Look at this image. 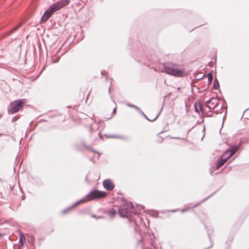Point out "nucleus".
<instances>
[{"label":"nucleus","instance_id":"c9c22d12","mask_svg":"<svg viewBox=\"0 0 249 249\" xmlns=\"http://www.w3.org/2000/svg\"><path fill=\"white\" fill-rule=\"evenodd\" d=\"M92 217H96V216H95V215H92Z\"/></svg>","mask_w":249,"mask_h":249},{"label":"nucleus","instance_id":"f8f14e48","mask_svg":"<svg viewBox=\"0 0 249 249\" xmlns=\"http://www.w3.org/2000/svg\"><path fill=\"white\" fill-rule=\"evenodd\" d=\"M20 26H21V25L19 24V25H17L16 27H15V28H14L13 29H12L11 30L9 31L7 33V36L10 35L12 34V33H13L14 32L17 31L20 27Z\"/></svg>","mask_w":249,"mask_h":249},{"label":"nucleus","instance_id":"6e6552de","mask_svg":"<svg viewBox=\"0 0 249 249\" xmlns=\"http://www.w3.org/2000/svg\"><path fill=\"white\" fill-rule=\"evenodd\" d=\"M218 100L215 98H212L211 99L210 104L207 106V107L210 110L213 109L216 107H218Z\"/></svg>","mask_w":249,"mask_h":249},{"label":"nucleus","instance_id":"412c9836","mask_svg":"<svg viewBox=\"0 0 249 249\" xmlns=\"http://www.w3.org/2000/svg\"><path fill=\"white\" fill-rule=\"evenodd\" d=\"M87 148L88 149H89L90 151H93V152H95V151L94 150H93L92 149V148L91 147H90V146H87Z\"/></svg>","mask_w":249,"mask_h":249},{"label":"nucleus","instance_id":"7ed1b4c3","mask_svg":"<svg viewBox=\"0 0 249 249\" xmlns=\"http://www.w3.org/2000/svg\"><path fill=\"white\" fill-rule=\"evenodd\" d=\"M107 195V194L106 192L94 190L91 191L85 197L75 202L74 205H77L81 203H85L88 201H90L95 198H104Z\"/></svg>","mask_w":249,"mask_h":249},{"label":"nucleus","instance_id":"b1692460","mask_svg":"<svg viewBox=\"0 0 249 249\" xmlns=\"http://www.w3.org/2000/svg\"><path fill=\"white\" fill-rule=\"evenodd\" d=\"M17 119H18V118H17L16 117H15L13 118V119L12 120V122H14V121H16Z\"/></svg>","mask_w":249,"mask_h":249},{"label":"nucleus","instance_id":"39448f33","mask_svg":"<svg viewBox=\"0 0 249 249\" xmlns=\"http://www.w3.org/2000/svg\"><path fill=\"white\" fill-rule=\"evenodd\" d=\"M129 209H131L132 212L134 214H136L137 212L134 210V206L132 203L130 202L128 204L127 207L124 206H122L119 211V213L121 216L122 217H128L131 216V213L129 211Z\"/></svg>","mask_w":249,"mask_h":249},{"label":"nucleus","instance_id":"f704fd0d","mask_svg":"<svg viewBox=\"0 0 249 249\" xmlns=\"http://www.w3.org/2000/svg\"><path fill=\"white\" fill-rule=\"evenodd\" d=\"M102 217H103V216H99V217H98V218H101Z\"/></svg>","mask_w":249,"mask_h":249},{"label":"nucleus","instance_id":"e433bc0d","mask_svg":"<svg viewBox=\"0 0 249 249\" xmlns=\"http://www.w3.org/2000/svg\"><path fill=\"white\" fill-rule=\"evenodd\" d=\"M111 117L108 118L107 119V120H109V119H111Z\"/></svg>","mask_w":249,"mask_h":249},{"label":"nucleus","instance_id":"4468645a","mask_svg":"<svg viewBox=\"0 0 249 249\" xmlns=\"http://www.w3.org/2000/svg\"><path fill=\"white\" fill-rule=\"evenodd\" d=\"M213 87L214 89H216L219 87V84L217 79H215L213 84Z\"/></svg>","mask_w":249,"mask_h":249},{"label":"nucleus","instance_id":"58836bf2","mask_svg":"<svg viewBox=\"0 0 249 249\" xmlns=\"http://www.w3.org/2000/svg\"><path fill=\"white\" fill-rule=\"evenodd\" d=\"M197 206V204L195 205L194 207H196Z\"/></svg>","mask_w":249,"mask_h":249},{"label":"nucleus","instance_id":"ea45409f","mask_svg":"<svg viewBox=\"0 0 249 249\" xmlns=\"http://www.w3.org/2000/svg\"><path fill=\"white\" fill-rule=\"evenodd\" d=\"M213 246V244L212 245H211V246H210V248H211V247H212Z\"/></svg>","mask_w":249,"mask_h":249},{"label":"nucleus","instance_id":"473e14b6","mask_svg":"<svg viewBox=\"0 0 249 249\" xmlns=\"http://www.w3.org/2000/svg\"><path fill=\"white\" fill-rule=\"evenodd\" d=\"M207 199V198H206L205 199H204V200H202V202H204V201H205Z\"/></svg>","mask_w":249,"mask_h":249},{"label":"nucleus","instance_id":"a211bd4d","mask_svg":"<svg viewBox=\"0 0 249 249\" xmlns=\"http://www.w3.org/2000/svg\"><path fill=\"white\" fill-rule=\"evenodd\" d=\"M127 105L131 107H133L136 109L139 112L141 110V109L137 106L134 105H131V104H127Z\"/></svg>","mask_w":249,"mask_h":249},{"label":"nucleus","instance_id":"f257e3e1","mask_svg":"<svg viewBox=\"0 0 249 249\" xmlns=\"http://www.w3.org/2000/svg\"><path fill=\"white\" fill-rule=\"evenodd\" d=\"M68 3V0H61L51 5L44 13L41 18V21L42 22H45L55 12L67 5Z\"/></svg>","mask_w":249,"mask_h":249},{"label":"nucleus","instance_id":"1a4fd4ad","mask_svg":"<svg viewBox=\"0 0 249 249\" xmlns=\"http://www.w3.org/2000/svg\"><path fill=\"white\" fill-rule=\"evenodd\" d=\"M195 110V111L199 113V111H201L202 113L203 111V105L200 102L195 103L194 105Z\"/></svg>","mask_w":249,"mask_h":249},{"label":"nucleus","instance_id":"423d86ee","mask_svg":"<svg viewBox=\"0 0 249 249\" xmlns=\"http://www.w3.org/2000/svg\"><path fill=\"white\" fill-rule=\"evenodd\" d=\"M229 151H226L225 152V153L222 155V157L221 159H219L218 161V163L216 165V168L217 169L219 168L222 166L224 165V164L225 163V162L229 158V157L227 156L228 154H229Z\"/></svg>","mask_w":249,"mask_h":249},{"label":"nucleus","instance_id":"0eeeda50","mask_svg":"<svg viewBox=\"0 0 249 249\" xmlns=\"http://www.w3.org/2000/svg\"><path fill=\"white\" fill-rule=\"evenodd\" d=\"M103 185L105 189L111 191L114 188V185L109 179H105L103 182Z\"/></svg>","mask_w":249,"mask_h":249},{"label":"nucleus","instance_id":"79ce46f5","mask_svg":"<svg viewBox=\"0 0 249 249\" xmlns=\"http://www.w3.org/2000/svg\"><path fill=\"white\" fill-rule=\"evenodd\" d=\"M110 88H109V89H108L109 92L110 91Z\"/></svg>","mask_w":249,"mask_h":249},{"label":"nucleus","instance_id":"9b49d317","mask_svg":"<svg viewBox=\"0 0 249 249\" xmlns=\"http://www.w3.org/2000/svg\"><path fill=\"white\" fill-rule=\"evenodd\" d=\"M19 242L21 247H23L26 243V238L23 234H21L19 236Z\"/></svg>","mask_w":249,"mask_h":249},{"label":"nucleus","instance_id":"ddd939ff","mask_svg":"<svg viewBox=\"0 0 249 249\" xmlns=\"http://www.w3.org/2000/svg\"><path fill=\"white\" fill-rule=\"evenodd\" d=\"M139 113L141 114H142L146 119H147L148 120H149V121H151V122H153V121H154L155 120H156L157 118L158 117V115H157L156 117L153 119H149L147 116L145 115V114L142 112V111L141 110Z\"/></svg>","mask_w":249,"mask_h":249},{"label":"nucleus","instance_id":"20e7f679","mask_svg":"<svg viewBox=\"0 0 249 249\" xmlns=\"http://www.w3.org/2000/svg\"><path fill=\"white\" fill-rule=\"evenodd\" d=\"M25 103V99H19L13 101L9 106L8 111L11 114H14L20 110Z\"/></svg>","mask_w":249,"mask_h":249},{"label":"nucleus","instance_id":"6ab92c4d","mask_svg":"<svg viewBox=\"0 0 249 249\" xmlns=\"http://www.w3.org/2000/svg\"><path fill=\"white\" fill-rule=\"evenodd\" d=\"M109 138H120V139H123V137H121V136H116V135H112V136H109Z\"/></svg>","mask_w":249,"mask_h":249},{"label":"nucleus","instance_id":"2eb2a0df","mask_svg":"<svg viewBox=\"0 0 249 249\" xmlns=\"http://www.w3.org/2000/svg\"><path fill=\"white\" fill-rule=\"evenodd\" d=\"M116 212L115 210L112 209L108 212V215L111 218L113 217L116 214Z\"/></svg>","mask_w":249,"mask_h":249},{"label":"nucleus","instance_id":"bb28decb","mask_svg":"<svg viewBox=\"0 0 249 249\" xmlns=\"http://www.w3.org/2000/svg\"><path fill=\"white\" fill-rule=\"evenodd\" d=\"M208 116L209 117H212V116H213V115H212V114H209V115H208Z\"/></svg>","mask_w":249,"mask_h":249},{"label":"nucleus","instance_id":"cd10ccee","mask_svg":"<svg viewBox=\"0 0 249 249\" xmlns=\"http://www.w3.org/2000/svg\"><path fill=\"white\" fill-rule=\"evenodd\" d=\"M207 199V198H206L205 199H204V200H202V202H204V201H205Z\"/></svg>","mask_w":249,"mask_h":249},{"label":"nucleus","instance_id":"393cba45","mask_svg":"<svg viewBox=\"0 0 249 249\" xmlns=\"http://www.w3.org/2000/svg\"><path fill=\"white\" fill-rule=\"evenodd\" d=\"M113 114H115L116 113V108H114V109H113Z\"/></svg>","mask_w":249,"mask_h":249},{"label":"nucleus","instance_id":"4c0bfd02","mask_svg":"<svg viewBox=\"0 0 249 249\" xmlns=\"http://www.w3.org/2000/svg\"><path fill=\"white\" fill-rule=\"evenodd\" d=\"M219 107H220V108H222V106H219Z\"/></svg>","mask_w":249,"mask_h":249},{"label":"nucleus","instance_id":"aec40b11","mask_svg":"<svg viewBox=\"0 0 249 249\" xmlns=\"http://www.w3.org/2000/svg\"><path fill=\"white\" fill-rule=\"evenodd\" d=\"M93 130H94V128L93 126V124H91L90 127V131H91V132H92V131H93Z\"/></svg>","mask_w":249,"mask_h":249},{"label":"nucleus","instance_id":"5701e85b","mask_svg":"<svg viewBox=\"0 0 249 249\" xmlns=\"http://www.w3.org/2000/svg\"><path fill=\"white\" fill-rule=\"evenodd\" d=\"M210 102H211V99H209L208 100H207V101L206 102V103L207 104H208V105L210 104Z\"/></svg>","mask_w":249,"mask_h":249},{"label":"nucleus","instance_id":"a19ab883","mask_svg":"<svg viewBox=\"0 0 249 249\" xmlns=\"http://www.w3.org/2000/svg\"><path fill=\"white\" fill-rule=\"evenodd\" d=\"M213 246V244L212 245H211V246H210V248H211V247H212Z\"/></svg>","mask_w":249,"mask_h":249},{"label":"nucleus","instance_id":"72a5a7b5","mask_svg":"<svg viewBox=\"0 0 249 249\" xmlns=\"http://www.w3.org/2000/svg\"><path fill=\"white\" fill-rule=\"evenodd\" d=\"M177 211V210H173V211H172L173 212H176Z\"/></svg>","mask_w":249,"mask_h":249},{"label":"nucleus","instance_id":"2f4dec72","mask_svg":"<svg viewBox=\"0 0 249 249\" xmlns=\"http://www.w3.org/2000/svg\"><path fill=\"white\" fill-rule=\"evenodd\" d=\"M207 199V198H206L205 199H204V200H202V202H204V201H205Z\"/></svg>","mask_w":249,"mask_h":249},{"label":"nucleus","instance_id":"9d476101","mask_svg":"<svg viewBox=\"0 0 249 249\" xmlns=\"http://www.w3.org/2000/svg\"><path fill=\"white\" fill-rule=\"evenodd\" d=\"M239 149V147L237 146H233L231 147V149L228 150L229 151V154L227 156L230 158L231 156L233 155Z\"/></svg>","mask_w":249,"mask_h":249},{"label":"nucleus","instance_id":"dca6fc26","mask_svg":"<svg viewBox=\"0 0 249 249\" xmlns=\"http://www.w3.org/2000/svg\"><path fill=\"white\" fill-rule=\"evenodd\" d=\"M208 79V83L211 84L213 79V75L212 73H209L207 75Z\"/></svg>","mask_w":249,"mask_h":249},{"label":"nucleus","instance_id":"c756f323","mask_svg":"<svg viewBox=\"0 0 249 249\" xmlns=\"http://www.w3.org/2000/svg\"><path fill=\"white\" fill-rule=\"evenodd\" d=\"M207 199V198H206L205 199H204V200H202V202H204V201H205Z\"/></svg>","mask_w":249,"mask_h":249},{"label":"nucleus","instance_id":"7c9ffc66","mask_svg":"<svg viewBox=\"0 0 249 249\" xmlns=\"http://www.w3.org/2000/svg\"><path fill=\"white\" fill-rule=\"evenodd\" d=\"M207 199V198H206L205 199H204V200H202V202H204V201H205Z\"/></svg>","mask_w":249,"mask_h":249},{"label":"nucleus","instance_id":"a878e982","mask_svg":"<svg viewBox=\"0 0 249 249\" xmlns=\"http://www.w3.org/2000/svg\"><path fill=\"white\" fill-rule=\"evenodd\" d=\"M174 138V139H178V140H180V139H180V138H179V137H174V138Z\"/></svg>","mask_w":249,"mask_h":249},{"label":"nucleus","instance_id":"f3484780","mask_svg":"<svg viewBox=\"0 0 249 249\" xmlns=\"http://www.w3.org/2000/svg\"><path fill=\"white\" fill-rule=\"evenodd\" d=\"M75 205V203L72 205L71 206V207H70L69 208H68L67 209L63 210L62 211V213L63 214H66V213H67L69 211H70L71 209H72L73 208H74L76 205Z\"/></svg>","mask_w":249,"mask_h":249},{"label":"nucleus","instance_id":"4be33fe9","mask_svg":"<svg viewBox=\"0 0 249 249\" xmlns=\"http://www.w3.org/2000/svg\"><path fill=\"white\" fill-rule=\"evenodd\" d=\"M188 208H186V209H183L182 210H181V212L182 213H184L186 211H187L188 210Z\"/></svg>","mask_w":249,"mask_h":249},{"label":"nucleus","instance_id":"c85d7f7f","mask_svg":"<svg viewBox=\"0 0 249 249\" xmlns=\"http://www.w3.org/2000/svg\"><path fill=\"white\" fill-rule=\"evenodd\" d=\"M207 199V198H206L205 199H204V200H202V202H204V201H205Z\"/></svg>","mask_w":249,"mask_h":249},{"label":"nucleus","instance_id":"f03ea898","mask_svg":"<svg viewBox=\"0 0 249 249\" xmlns=\"http://www.w3.org/2000/svg\"><path fill=\"white\" fill-rule=\"evenodd\" d=\"M166 73L175 76L181 77L183 75V69L182 66L177 64L166 63L163 65Z\"/></svg>","mask_w":249,"mask_h":249}]
</instances>
